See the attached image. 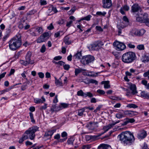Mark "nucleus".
Returning <instances> with one entry per match:
<instances>
[{
  "label": "nucleus",
  "instance_id": "11",
  "mask_svg": "<svg viewBox=\"0 0 149 149\" xmlns=\"http://www.w3.org/2000/svg\"><path fill=\"white\" fill-rule=\"evenodd\" d=\"M147 135L146 131L142 130L140 131L138 134L137 137L139 139H142L144 138Z\"/></svg>",
  "mask_w": 149,
  "mask_h": 149
},
{
  "label": "nucleus",
  "instance_id": "34",
  "mask_svg": "<svg viewBox=\"0 0 149 149\" xmlns=\"http://www.w3.org/2000/svg\"><path fill=\"white\" fill-rule=\"evenodd\" d=\"M91 49L92 50H97L98 49V47L97 46L95 42L91 45Z\"/></svg>",
  "mask_w": 149,
  "mask_h": 149
},
{
  "label": "nucleus",
  "instance_id": "26",
  "mask_svg": "<svg viewBox=\"0 0 149 149\" xmlns=\"http://www.w3.org/2000/svg\"><path fill=\"white\" fill-rule=\"evenodd\" d=\"M46 40L44 38V37L41 35L39 37L37 40V42L38 43H41L44 42H45Z\"/></svg>",
  "mask_w": 149,
  "mask_h": 149
},
{
  "label": "nucleus",
  "instance_id": "19",
  "mask_svg": "<svg viewBox=\"0 0 149 149\" xmlns=\"http://www.w3.org/2000/svg\"><path fill=\"white\" fill-rule=\"evenodd\" d=\"M86 127H89V129L90 130H95L97 127L95 124L90 122L89 123V124L86 125Z\"/></svg>",
  "mask_w": 149,
  "mask_h": 149
},
{
  "label": "nucleus",
  "instance_id": "3",
  "mask_svg": "<svg viewBox=\"0 0 149 149\" xmlns=\"http://www.w3.org/2000/svg\"><path fill=\"white\" fill-rule=\"evenodd\" d=\"M136 57L134 53L132 52H129L123 54L121 59L124 63H130L132 62L135 60Z\"/></svg>",
  "mask_w": 149,
  "mask_h": 149
},
{
  "label": "nucleus",
  "instance_id": "15",
  "mask_svg": "<svg viewBox=\"0 0 149 149\" xmlns=\"http://www.w3.org/2000/svg\"><path fill=\"white\" fill-rule=\"evenodd\" d=\"M113 126L112 124H109L107 126H104L103 127V129L104 131L102 133L99 134H98V136H100L102 134H103L104 133H105L107 131H108Z\"/></svg>",
  "mask_w": 149,
  "mask_h": 149
},
{
  "label": "nucleus",
  "instance_id": "52",
  "mask_svg": "<svg viewBox=\"0 0 149 149\" xmlns=\"http://www.w3.org/2000/svg\"><path fill=\"white\" fill-rule=\"evenodd\" d=\"M91 148V146L89 145H84L82 146V149H89Z\"/></svg>",
  "mask_w": 149,
  "mask_h": 149
},
{
  "label": "nucleus",
  "instance_id": "36",
  "mask_svg": "<svg viewBox=\"0 0 149 149\" xmlns=\"http://www.w3.org/2000/svg\"><path fill=\"white\" fill-rule=\"evenodd\" d=\"M127 107L130 108H138L137 105L134 104H128L127 106Z\"/></svg>",
  "mask_w": 149,
  "mask_h": 149
},
{
  "label": "nucleus",
  "instance_id": "2",
  "mask_svg": "<svg viewBox=\"0 0 149 149\" xmlns=\"http://www.w3.org/2000/svg\"><path fill=\"white\" fill-rule=\"evenodd\" d=\"M21 35L17 34L8 42L10 49L12 50L15 51L19 49L22 45Z\"/></svg>",
  "mask_w": 149,
  "mask_h": 149
},
{
  "label": "nucleus",
  "instance_id": "8",
  "mask_svg": "<svg viewBox=\"0 0 149 149\" xmlns=\"http://www.w3.org/2000/svg\"><path fill=\"white\" fill-rule=\"evenodd\" d=\"M32 54L31 52L30 51H28L25 57V60L27 61L29 64H33L34 62L33 60H31V57Z\"/></svg>",
  "mask_w": 149,
  "mask_h": 149
},
{
  "label": "nucleus",
  "instance_id": "31",
  "mask_svg": "<svg viewBox=\"0 0 149 149\" xmlns=\"http://www.w3.org/2000/svg\"><path fill=\"white\" fill-rule=\"evenodd\" d=\"M84 107L78 110V115L79 116H82L84 114V112L85 111Z\"/></svg>",
  "mask_w": 149,
  "mask_h": 149
},
{
  "label": "nucleus",
  "instance_id": "57",
  "mask_svg": "<svg viewBox=\"0 0 149 149\" xmlns=\"http://www.w3.org/2000/svg\"><path fill=\"white\" fill-rule=\"evenodd\" d=\"M63 68L65 70H68L70 68V66L68 64H64Z\"/></svg>",
  "mask_w": 149,
  "mask_h": 149
},
{
  "label": "nucleus",
  "instance_id": "56",
  "mask_svg": "<svg viewBox=\"0 0 149 149\" xmlns=\"http://www.w3.org/2000/svg\"><path fill=\"white\" fill-rule=\"evenodd\" d=\"M143 76L145 77H147L149 79V70L147 72H145L144 73Z\"/></svg>",
  "mask_w": 149,
  "mask_h": 149
},
{
  "label": "nucleus",
  "instance_id": "23",
  "mask_svg": "<svg viewBox=\"0 0 149 149\" xmlns=\"http://www.w3.org/2000/svg\"><path fill=\"white\" fill-rule=\"evenodd\" d=\"M109 81H102L101 82L102 84H104V87L105 88H110L109 84Z\"/></svg>",
  "mask_w": 149,
  "mask_h": 149
},
{
  "label": "nucleus",
  "instance_id": "12",
  "mask_svg": "<svg viewBox=\"0 0 149 149\" xmlns=\"http://www.w3.org/2000/svg\"><path fill=\"white\" fill-rule=\"evenodd\" d=\"M141 60L143 63H146L149 62V54L148 53L144 54L142 56Z\"/></svg>",
  "mask_w": 149,
  "mask_h": 149
},
{
  "label": "nucleus",
  "instance_id": "5",
  "mask_svg": "<svg viewBox=\"0 0 149 149\" xmlns=\"http://www.w3.org/2000/svg\"><path fill=\"white\" fill-rule=\"evenodd\" d=\"M142 10L141 7L137 3H135L133 4L131 7V12L134 15L137 13H140Z\"/></svg>",
  "mask_w": 149,
  "mask_h": 149
},
{
  "label": "nucleus",
  "instance_id": "49",
  "mask_svg": "<svg viewBox=\"0 0 149 149\" xmlns=\"http://www.w3.org/2000/svg\"><path fill=\"white\" fill-rule=\"evenodd\" d=\"M91 16L90 15H88L87 16L83 17V19H84V20H86V21H89L90 20L91 18Z\"/></svg>",
  "mask_w": 149,
  "mask_h": 149
},
{
  "label": "nucleus",
  "instance_id": "18",
  "mask_svg": "<svg viewBox=\"0 0 149 149\" xmlns=\"http://www.w3.org/2000/svg\"><path fill=\"white\" fill-rule=\"evenodd\" d=\"M135 15H136V20L138 22L143 23V18L142 17H140V16H141L142 15V14L141 13H137Z\"/></svg>",
  "mask_w": 149,
  "mask_h": 149
},
{
  "label": "nucleus",
  "instance_id": "32",
  "mask_svg": "<svg viewBox=\"0 0 149 149\" xmlns=\"http://www.w3.org/2000/svg\"><path fill=\"white\" fill-rule=\"evenodd\" d=\"M27 139V137L24 135V134H23L22 136L19 140V143H22L24 141Z\"/></svg>",
  "mask_w": 149,
  "mask_h": 149
},
{
  "label": "nucleus",
  "instance_id": "22",
  "mask_svg": "<svg viewBox=\"0 0 149 149\" xmlns=\"http://www.w3.org/2000/svg\"><path fill=\"white\" fill-rule=\"evenodd\" d=\"M145 31L143 29H141L139 30H137L135 32L136 35L138 36H142L145 33Z\"/></svg>",
  "mask_w": 149,
  "mask_h": 149
},
{
  "label": "nucleus",
  "instance_id": "48",
  "mask_svg": "<svg viewBox=\"0 0 149 149\" xmlns=\"http://www.w3.org/2000/svg\"><path fill=\"white\" fill-rule=\"evenodd\" d=\"M137 48L140 50H144V47L143 45H137Z\"/></svg>",
  "mask_w": 149,
  "mask_h": 149
},
{
  "label": "nucleus",
  "instance_id": "51",
  "mask_svg": "<svg viewBox=\"0 0 149 149\" xmlns=\"http://www.w3.org/2000/svg\"><path fill=\"white\" fill-rule=\"evenodd\" d=\"M46 49V48L45 45H43L41 48L40 51L42 53H44Z\"/></svg>",
  "mask_w": 149,
  "mask_h": 149
},
{
  "label": "nucleus",
  "instance_id": "59",
  "mask_svg": "<svg viewBox=\"0 0 149 149\" xmlns=\"http://www.w3.org/2000/svg\"><path fill=\"white\" fill-rule=\"evenodd\" d=\"M75 10L74 8H72L68 12V14L69 15H72L74 12Z\"/></svg>",
  "mask_w": 149,
  "mask_h": 149
},
{
  "label": "nucleus",
  "instance_id": "63",
  "mask_svg": "<svg viewBox=\"0 0 149 149\" xmlns=\"http://www.w3.org/2000/svg\"><path fill=\"white\" fill-rule=\"evenodd\" d=\"M62 57L60 56H55L54 57V59L55 61H58L61 59Z\"/></svg>",
  "mask_w": 149,
  "mask_h": 149
},
{
  "label": "nucleus",
  "instance_id": "45",
  "mask_svg": "<svg viewBox=\"0 0 149 149\" xmlns=\"http://www.w3.org/2000/svg\"><path fill=\"white\" fill-rule=\"evenodd\" d=\"M36 29L39 33H42L43 32V29L41 27H37Z\"/></svg>",
  "mask_w": 149,
  "mask_h": 149
},
{
  "label": "nucleus",
  "instance_id": "21",
  "mask_svg": "<svg viewBox=\"0 0 149 149\" xmlns=\"http://www.w3.org/2000/svg\"><path fill=\"white\" fill-rule=\"evenodd\" d=\"M141 96L144 98L149 99V93H146L144 91H143L141 93Z\"/></svg>",
  "mask_w": 149,
  "mask_h": 149
},
{
  "label": "nucleus",
  "instance_id": "6",
  "mask_svg": "<svg viewBox=\"0 0 149 149\" xmlns=\"http://www.w3.org/2000/svg\"><path fill=\"white\" fill-rule=\"evenodd\" d=\"M113 45L118 51H122L126 48V46L124 43L118 41L115 42L113 43Z\"/></svg>",
  "mask_w": 149,
  "mask_h": 149
},
{
  "label": "nucleus",
  "instance_id": "37",
  "mask_svg": "<svg viewBox=\"0 0 149 149\" xmlns=\"http://www.w3.org/2000/svg\"><path fill=\"white\" fill-rule=\"evenodd\" d=\"M93 96V94L90 92L85 93L84 97H92Z\"/></svg>",
  "mask_w": 149,
  "mask_h": 149
},
{
  "label": "nucleus",
  "instance_id": "7",
  "mask_svg": "<svg viewBox=\"0 0 149 149\" xmlns=\"http://www.w3.org/2000/svg\"><path fill=\"white\" fill-rule=\"evenodd\" d=\"M102 3V7L104 8H109L112 5L111 0H103Z\"/></svg>",
  "mask_w": 149,
  "mask_h": 149
},
{
  "label": "nucleus",
  "instance_id": "14",
  "mask_svg": "<svg viewBox=\"0 0 149 149\" xmlns=\"http://www.w3.org/2000/svg\"><path fill=\"white\" fill-rule=\"evenodd\" d=\"M126 116H128L130 117H133L139 114L138 112L130 110L126 111Z\"/></svg>",
  "mask_w": 149,
  "mask_h": 149
},
{
  "label": "nucleus",
  "instance_id": "60",
  "mask_svg": "<svg viewBox=\"0 0 149 149\" xmlns=\"http://www.w3.org/2000/svg\"><path fill=\"white\" fill-rule=\"evenodd\" d=\"M56 106L55 105H52L51 108L50 109V111H51V113H53V112L55 111V109L56 108Z\"/></svg>",
  "mask_w": 149,
  "mask_h": 149
},
{
  "label": "nucleus",
  "instance_id": "64",
  "mask_svg": "<svg viewBox=\"0 0 149 149\" xmlns=\"http://www.w3.org/2000/svg\"><path fill=\"white\" fill-rule=\"evenodd\" d=\"M47 28L49 30H51L54 28V27L53 25L52 24H50V25L49 26H47Z\"/></svg>",
  "mask_w": 149,
  "mask_h": 149
},
{
  "label": "nucleus",
  "instance_id": "46",
  "mask_svg": "<svg viewBox=\"0 0 149 149\" xmlns=\"http://www.w3.org/2000/svg\"><path fill=\"white\" fill-rule=\"evenodd\" d=\"M74 140L73 138H69L67 141V143L69 144H73Z\"/></svg>",
  "mask_w": 149,
  "mask_h": 149
},
{
  "label": "nucleus",
  "instance_id": "9",
  "mask_svg": "<svg viewBox=\"0 0 149 149\" xmlns=\"http://www.w3.org/2000/svg\"><path fill=\"white\" fill-rule=\"evenodd\" d=\"M56 131V129H52L46 131L44 136L47 137L48 139H50L53 134Z\"/></svg>",
  "mask_w": 149,
  "mask_h": 149
},
{
  "label": "nucleus",
  "instance_id": "54",
  "mask_svg": "<svg viewBox=\"0 0 149 149\" xmlns=\"http://www.w3.org/2000/svg\"><path fill=\"white\" fill-rule=\"evenodd\" d=\"M75 56L77 58L79 59L81 58V52H77L75 55Z\"/></svg>",
  "mask_w": 149,
  "mask_h": 149
},
{
  "label": "nucleus",
  "instance_id": "44",
  "mask_svg": "<svg viewBox=\"0 0 149 149\" xmlns=\"http://www.w3.org/2000/svg\"><path fill=\"white\" fill-rule=\"evenodd\" d=\"M89 81V84L92 83L95 84V85H97L98 84L97 81L95 80L92 79H90Z\"/></svg>",
  "mask_w": 149,
  "mask_h": 149
},
{
  "label": "nucleus",
  "instance_id": "55",
  "mask_svg": "<svg viewBox=\"0 0 149 149\" xmlns=\"http://www.w3.org/2000/svg\"><path fill=\"white\" fill-rule=\"evenodd\" d=\"M97 92L100 95H104L105 93V92L104 91L100 89L97 90Z\"/></svg>",
  "mask_w": 149,
  "mask_h": 149
},
{
  "label": "nucleus",
  "instance_id": "42",
  "mask_svg": "<svg viewBox=\"0 0 149 149\" xmlns=\"http://www.w3.org/2000/svg\"><path fill=\"white\" fill-rule=\"evenodd\" d=\"M19 63L25 66H26L29 64L26 60L25 61L22 60H20L19 61Z\"/></svg>",
  "mask_w": 149,
  "mask_h": 149
},
{
  "label": "nucleus",
  "instance_id": "41",
  "mask_svg": "<svg viewBox=\"0 0 149 149\" xmlns=\"http://www.w3.org/2000/svg\"><path fill=\"white\" fill-rule=\"evenodd\" d=\"M84 94L85 93H84L83 91L81 90L77 92V95L78 96H80L84 97Z\"/></svg>",
  "mask_w": 149,
  "mask_h": 149
},
{
  "label": "nucleus",
  "instance_id": "10",
  "mask_svg": "<svg viewBox=\"0 0 149 149\" xmlns=\"http://www.w3.org/2000/svg\"><path fill=\"white\" fill-rule=\"evenodd\" d=\"M142 16L143 17L142 18L143 23H145L146 26H149V18L148 14L147 13H145Z\"/></svg>",
  "mask_w": 149,
  "mask_h": 149
},
{
  "label": "nucleus",
  "instance_id": "58",
  "mask_svg": "<svg viewBox=\"0 0 149 149\" xmlns=\"http://www.w3.org/2000/svg\"><path fill=\"white\" fill-rule=\"evenodd\" d=\"M40 3L41 5H45L47 4V1L45 0H40Z\"/></svg>",
  "mask_w": 149,
  "mask_h": 149
},
{
  "label": "nucleus",
  "instance_id": "33",
  "mask_svg": "<svg viewBox=\"0 0 149 149\" xmlns=\"http://www.w3.org/2000/svg\"><path fill=\"white\" fill-rule=\"evenodd\" d=\"M42 35L44 37V38L47 40L49 37V33L48 32H45L42 34Z\"/></svg>",
  "mask_w": 149,
  "mask_h": 149
},
{
  "label": "nucleus",
  "instance_id": "17",
  "mask_svg": "<svg viewBox=\"0 0 149 149\" xmlns=\"http://www.w3.org/2000/svg\"><path fill=\"white\" fill-rule=\"evenodd\" d=\"M124 122L123 123V125H126L129 123H134L135 121V120L133 118H126L124 120Z\"/></svg>",
  "mask_w": 149,
  "mask_h": 149
},
{
  "label": "nucleus",
  "instance_id": "30",
  "mask_svg": "<svg viewBox=\"0 0 149 149\" xmlns=\"http://www.w3.org/2000/svg\"><path fill=\"white\" fill-rule=\"evenodd\" d=\"M86 70L83 69L82 68H76L75 70V75L77 76L78 74L81 72L83 71H86Z\"/></svg>",
  "mask_w": 149,
  "mask_h": 149
},
{
  "label": "nucleus",
  "instance_id": "43",
  "mask_svg": "<svg viewBox=\"0 0 149 149\" xmlns=\"http://www.w3.org/2000/svg\"><path fill=\"white\" fill-rule=\"evenodd\" d=\"M29 115L31 122L33 123H35V121L34 119L33 114V113H32L31 112H30L29 113Z\"/></svg>",
  "mask_w": 149,
  "mask_h": 149
},
{
  "label": "nucleus",
  "instance_id": "16",
  "mask_svg": "<svg viewBox=\"0 0 149 149\" xmlns=\"http://www.w3.org/2000/svg\"><path fill=\"white\" fill-rule=\"evenodd\" d=\"M130 9L129 7L127 5H125L123 6L120 9V11L121 14L122 15H125V13L124 11V10L128 11Z\"/></svg>",
  "mask_w": 149,
  "mask_h": 149
},
{
  "label": "nucleus",
  "instance_id": "39",
  "mask_svg": "<svg viewBox=\"0 0 149 149\" xmlns=\"http://www.w3.org/2000/svg\"><path fill=\"white\" fill-rule=\"evenodd\" d=\"M34 102L36 104L42 103H43V101L41 99L38 98L34 99Z\"/></svg>",
  "mask_w": 149,
  "mask_h": 149
},
{
  "label": "nucleus",
  "instance_id": "47",
  "mask_svg": "<svg viewBox=\"0 0 149 149\" xmlns=\"http://www.w3.org/2000/svg\"><path fill=\"white\" fill-rule=\"evenodd\" d=\"M123 20L126 23L127 25L128 24L129 22V19L126 16H124L123 18Z\"/></svg>",
  "mask_w": 149,
  "mask_h": 149
},
{
  "label": "nucleus",
  "instance_id": "61",
  "mask_svg": "<svg viewBox=\"0 0 149 149\" xmlns=\"http://www.w3.org/2000/svg\"><path fill=\"white\" fill-rule=\"evenodd\" d=\"M9 89L7 88L6 89L3 90L2 91H0V95L3 94L6 92L8 91H9Z\"/></svg>",
  "mask_w": 149,
  "mask_h": 149
},
{
  "label": "nucleus",
  "instance_id": "27",
  "mask_svg": "<svg viewBox=\"0 0 149 149\" xmlns=\"http://www.w3.org/2000/svg\"><path fill=\"white\" fill-rule=\"evenodd\" d=\"M80 61L82 64L84 65L88 63L86 56L82 57Z\"/></svg>",
  "mask_w": 149,
  "mask_h": 149
},
{
  "label": "nucleus",
  "instance_id": "40",
  "mask_svg": "<svg viewBox=\"0 0 149 149\" xmlns=\"http://www.w3.org/2000/svg\"><path fill=\"white\" fill-rule=\"evenodd\" d=\"M127 24H125L124 25H123L122 24H120L117 25V27L118 29H122L125 28L126 26H127Z\"/></svg>",
  "mask_w": 149,
  "mask_h": 149
},
{
  "label": "nucleus",
  "instance_id": "25",
  "mask_svg": "<svg viewBox=\"0 0 149 149\" xmlns=\"http://www.w3.org/2000/svg\"><path fill=\"white\" fill-rule=\"evenodd\" d=\"M86 56L88 63H90L92 62L94 60V57L93 56L91 55H88Z\"/></svg>",
  "mask_w": 149,
  "mask_h": 149
},
{
  "label": "nucleus",
  "instance_id": "1",
  "mask_svg": "<svg viewBox=\"0 0 149 149\" xmlns=\"http://www.w3.org/2000/svg\"><path fill=\"white\" fill-rule=\"evenodd\" d=\"M121 143L124 145H131L135 140L133 133L127 131L122 132L118 136Z\"/></svg>",
  "mask_w": 149,
  "mask_h": 149
},
{
  "label": "nucleus",
  "instance_id": "53",
  "mask_svg": "<svg viewBox=\"0 0 149 149\" xmlns=\"http://www.w3.org/2000/svg\"><path fill=\"white\" fill-rule=\"evenodd\" d=\"M36 11L35 10H32L31 11H29L27 13V15H30L34 14L36 12Z\"/></svg>",
  "mask_w": 149,
  "mask_h": 149
},
{
  "label": "nucleus",
  "instance_id": "24",
  "mask_svg": "<svg viewBox=\"0 0 149 149\" xmlns=\"http://www.w3.org/2000/svg\"><path fill=\"white\" fill-rule=\"evenodd\" d=\"M55 84L56 85H59V86H62L63 83L61 81V78H60L58 79L56 77H55Z\"/></svg>",
  "mask_w": 149,
  "mask_h": 149
},
{
  "label": "nucleus",
  "instance_id": "4",
  "mask_svg": "<svg viewBox=\"0 0 149 149\" xmlns=\"http://www.w3.org/2000/svg\"><path fill=\"white\" fill-rule=\"evenodd\" d=\"M39 127L37 126H33L26 130L24 134L31 140L33 139L35 137V133L39 131Z\"/></svg>",
  "mask_w": 149,
  "mask_h": 149
},
{
  "label": "nucleus",
  "instance_id": "29",
  "mask_svg": "<svg viewBox=\"0 0 149 149\" xmlns=\"http://www.w3.org/2000/svg\"><path fill=\"white\" fill-rule=\"evenodd\" d=\"M98 135L97 136H89L86 135V140L89 141L91 139H93L96 138L98 137Z\"/></svg>",
  "mask_w": 149,
  "mask_h": 149
},
{
  "label": "nucleus",
  "instance_id": "28",
  "mask_svg": "<svg viewBox=\"0 0 149 149\" xmlns=\"http://www.w3.org/2000/svg\"><path fill=\"white\" fill-rule=\"evenodd\" d=\"M64 42L66 45H69L71 43V41L70 40V38L68 36H65L64 38Z\"/></svg>",
  "mask_w": 149,
  "mask_h": 149
},
{
  "label": "nucleus",
  "instance_id": "20",
  "mask_svg": "<svg viewBox=\"0 0 149 149\" xmlns=\"http://www.w3.org/2000/svg\"><path fill=\"white\" fill-rule=\"evenodd\" d=\"M130 88L131 90L132 91L131 93L133 94H135L137 93L136 91V88L135 84H131L130 86Z\"/></svg>",
  "mask_w": 149,
  "mask_h": 149
},
{
  "label": "nucleus",
  "instance_id": "13",
  "mask_svg": "<svg viewBox=\"0 0 149 149\" xmlns=\"http://www.w3.org/2000/svg\"><path fill=\"white\" fill-rule=\"evenodd\" d=\"M126 116V111L122 110L118 112L116 115V117L118 119H120Z\"/></svg>",
  "mask_w": 149,
  "mask_h": 149
},
{
  "label": "nucleus",
  "instance_id": "38",
  "mask_svg": "<svg viewBox=\"0 0 149 149\" xmlns=\"http://www.w3.org/2000/svg\"><path fill=\"white\" fill-rule=\"evenodd\" d=\"M95 43L98 47H101L104 45L103 42L100 41H97Z\"/></svg>",
  "mask_w": 149,
  "mask_h": 149
},
{
  "label": "nucleus",
  "instance_id": "62",
  "mask_svg": "<svg viewBox=\"0 0 149 149\" xmlns=\"http://www.w3.org/2000/svg\"><path fill=\"white\" fill-rule=\"evenodd\" d=\"M38 74L39 75V77L41 78H43L44 77V74L42 72H39L38 73Z\"/></svg>",
  "mask_w": 149,
  "mask_h": 149
},
{
  "label": "nucleus",
  "instance_id": "35",
  "mask_svg": "<svg viewBox=\"0 0 149 149\" xmlns=\"http://www.w3.org/2000/svg\"><path fill=\"white\" fill-rule=\"evenodd\" d=\"M89 80L90 79L88 78H86L85 79H84L81 80H81L80 82H84L85 84H89Z\"/></svg>",
  "mask_w": 149,
  "mask_h": 149
},
{
  "label": "nucleus",
  "instance_id": "50",
  "mask_svg": "<svg viewBox=\"0 0 149 149\" xmlns=\"http://www.w3.org/2000/svg\"><path fill=\"white\" fill-rule=\"evenodd\" d=\"M96 14L97 15H102L103 16H104L106 14V13L105 12H97L96 13Z\"/></svg>",
  "mask_w": 149,
  "mask_h": 149
}]
</instances>
